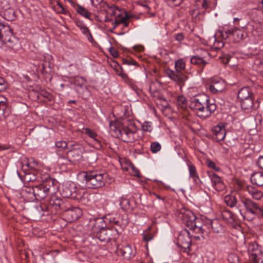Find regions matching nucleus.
<instances>
[{
	"label": "nucleus",
	"mask_w": 263,
	"mask_h": 263,
	"mask_svg": "<svg viewBox=\"0 0 263 263\" xmlns=\"http://www.w3.org/2000/svg\"><path fill=\"white\" fill-rule=\"evenodd\" d=\"M190 107L194 110L197 116L204 119L210 117L216 109V105L213 100L204 94L192 97L190 99Z\"/></svg>",
	"instance_id": "obj_1"
},
{
	"label": "nucleus",
	"mask_w": 263,
	"mask_h": 263,
	"mask_svg": "<svg viewBox=\"0 0 263 263\" xmlns=\"http://www.w3.org/2000/svg\"><path fill=\"white\" fill-rule=\"evenodd\" d=\"M179 218L183 223L189 228L193 232L199 234L194 235L196 239H200V236L203 237L204 232H205L206 225H203L202 220L197 218L195 215L190 210L183 209L181 210L179 214Z\"/></svg>",
	"instance_id": "obj_2"
},
{
	"label": "nucleus",
	"mask_w": 263,
	"mask_h": 263,
	"mask_svg": "<svg viewBox=\"0 0 263 263\" xmlns=\"http://www.w3.org/2000/svg\"><path fill=\"white\" fill-rule=\"evenodd\" d=\"M111 134L125 142H132L135 139L137 128L135 124L123 126L119 121H111L109 124Z\"/></svg>",
	"instance_id": "obj_3"
},
{
	"label": "nucleus",
	"mask_w": 263,
	"mask_h": 263,
	"mask_svg": "<svg viewBox=\"0 0 263 263\" xmlns=\"http://www.w3.org/2000/svg\"><path fill=\"white\" fill-rule=\"evenodd\" d=\"M78 177L90 189H99L105 185L107 174L98 171L80 172Z\"/></svg>",
	"instance_id": "obj_4"
},
{
	"label": "nucleus",
	"mask_w": 263,
	"mask_h": 263,
	"mask_svg": "<svg viewBox=\"0 0 263 263\" xmlns=\"http://www.w3.org/2000/svg\"><path fill=\"white\" fill-rule=\"evenodd\" d=\"M176 71L170 69L166 70V75L173 81L176 82L180 86V89L184 85L187 77L181 72L185 68V63L182 59H179L175 62Z\"/></svg>",
	"instance_id": "obj_5"
},
{
	"label": "nucleus",
	"mask_w": 263,
	"mask_h": 263,
	"mask_svg": "<svg viewBox=\"0 0 263 263\" xmlns=\"http://www.w3.org/2000/svg\"><path fill=\"white\" fill-rule=\"evenodd\" d=\"M217 34L220 35L222 39L231 37L235 42H239L247 36V33L244 30V28H238L237 27L226 29L224 31H219Z\"/></svg>",
	"instance_id": "obj_6"
},
{
	"label": "nucleus",
	"mask_w": 263,
	"mask_h": 263,
	"mask_svg": "<svg viewBox=\"0 0 263 263\" xmlns=\"http://www.w3.org/2000/svg\"><path fill=\"white\" fill-rule=\"evenodd\" d=\"M105 225L102 219L97 218L92 229L94 235L101 241H107L110 239L109 236L107 234V230L105 228Z\"/></svg>",
	"instance_id": "obj_7"
},
{
	"label": "nucleus",
	"mask_w": 263,
	"mask_h": 263,
	"mask_svg": "<svg viewBox=\"0 0 263 263\" xmlns=\"http://www.w3.org/2000/svg\"><path fill=\"white\" fill-rule=\"evenodd\" d=\"M53 184V181L49 179L46 182L34 186L35 200L41 201L44 199L49 194L51 184Z\"/></svg>",
	"instance_id": "obj_8"
},
{
	"label": "nucleus",
	"mask_w": 263,
	"mask_h": 263,
	"mask_svg": "<svg viewBox=\"0 0 263 263\" xmlns=\"http://www.w3.org/2000/svg\"><path fill=\"white\" fill-rule=\"evenodd\" d=\"M67 152V157L72 161H77L82 157V147L78 143L69 144Z\"/></svg>",
	"instance_id": "obj_9"
},
{
	"label": "nucleus",
	"mask_w": 263,
	"mask_h": 263,
	"mask_svg": "<svg viewBox=\"0 0 263 263\" xmlns=\"http://www.w3.org/2000/svg\"><path fill=\"white\" fill-rule=\"evenodd\" d=\"M13 36V31L10 26L0 20V42L4 43L11 42Z\"/></svg>",
	"instance_id": "obj_10"
},
{
	"label": "nucleus",
	"mask_w": 263,
	"mask_h": 263,
	"mask_svg": "<svg viewBox=\"0 0 263 263\" xmlns=\"http://www.w3.org/2000/svg\"><path fill=\"white\" fill-rule=\"evenodd\" d=\"M226 87L227 83L224 80L219 78H214L212 80L209 89L212 93H217L222 92Z\"/></svg>",
	"instance_id": "obj_11"
},
{
	"label": "nucleus",
	"mask_w": 263,
	"mask_h": 263,
	"mask_svg": "<svg viewBox=\"0 0 263 263\" xmlns=\"http://www.w3.org/2000/svg\"><path fill=\"white\" fill-rule=\"evenodd\" d=\"M177 240L178 245L185 250L189 249L191 246L190 234L186 230H184L179 234Z\"/></svg>",
	"instance_id": "obj_12"
},
{
	"label": "nucleus",
	"mask_w": 263,
	"mask_h": 263,
	"mask_svg": "<svg viewBox=\"0 0 263 263\" xmlns=\"http://www.w3.org/2000/svg\"><path fill=\"white\" fill-rule=\"evenodd\" d=\"M212 139L216 141L219 142L223 140L226 135V131L224 126L223 125H217L212 129Z\"/></svg>",
	"instance_id": "obj_13"
},
{
	"label": "nucleus",
	"mask_w": 263,
	"mask_h": 263,
	"mask_svg": "<svg viewBox=\"0 0 263 263\" xmlns=\"http://www.w3.org/2000/svg\"><path fill=\"white\" fill-rule=\"evenodd\" d=\"M244 192L247 193L250 198L255 200H260L263 198V192L252 185H248L244 189Z\"/></svg>",
	"instance_id": "obj_14"
},
{
	"label": "nucleus",
	"mask_w": 263,
	"mask_h": 263,
	"mask_svg": "<svg viewBox=\"0 0 263 263\" xmlns=\"http://www.w3.org/2000/svg\"><path fill=\"white\" fill-rule=\"evenodd\" d=\"M257 246L256 245L250 244L248 246V252L250 254V259L253 263H263V255L262 254H257Z\"/></svg>",
	"instance_id": "obj_15"
},
{
	"label": "nucleus",
	"mask_w": 263,
	"mask_h": 263,
	"mask_svg": "<svg viewBox=\"0 0 263 263\" xmlns=\"http://www.w3.org/2000/svg\"><path fill=\"white\" fill-rule=\"evenodd\" d=\"M242 203L247 211L253 215H256L259 206L250 198H245L241 200Z\"/></svg>",
	"instance_id": "obj_16"
},
{
	"label": "nucleus",
	"mask_w": 263,
	"mask_h": 263,
	"mask_svg": "<svg viewBox=\"0 0 263 263\" xmlns=\"http://www.w3.org/2000/svg\"><path fill=\"white\" fill-rule=\"evenodd\" d=\"M61 195L64 198H75L77 197V193L74 185L68 184L63 185Z\"/></svg>",
	"instance_id": "obj_17"
},
{
	"label": "nucleus",
	"mask_w": 263,
	"mask_h": 263,
	"mask_svg": "<svg viewBox=\"0 0 263 263\" xmlns=\"http://www.w3.org/2000/svg\"><path fill=\"white\" fill-rule=\"evenodd\" d=\"M117 252L118 255L122 256L126 259H129L135 256V253L128 245L118 247Z\"/></svg>",
	"instance_id": "obj_18"
},
{
	"label": "nucleus",
	"mask_w": 263,
	"mask_h": 263,
	"mask_svg": "<svg viewBox=\"0 0 263 263\" xmlns=\"http://www.w3.org/2000/svg\"><path fill=\"white\" fill-rule=\"evenodd\" d=\"M34 186H24L22 189L21 195L28 201H33L35 200Z\"/></svg>",
	"instance_id": "obj_19"
},
{
	"label": "nucleus",
	"mask_w": 263,
	"mask_h": 263,
	"mask_svg": "<svg viewBox=\"0 0 263 263\" xmlns=\"http://www.w3.org/2000/svg\"><path fill=\"white\" fill-rule=\"evenodd\" d=\"M44 178L42 176L41 173L39 171H36L34 173H26L24 176V181L29 182H41Z\"/></svg>",
	"instance_id": "obj_20"
},
{
	"label": "nucleus",
	"mask_w": 263,
	"mask_h": 263,
	"mask_svg": "<svg viewBox=\"0 0 263 263\" xmlns=\"http://www.w3.org/2000/svg\"><path fill=\"white\" fill-rule=\"evenodd\" d=\"M203 225H206V227L205 228V232L204 233H208L209 232L206 231V228H209V227H211L212 230L215 233H220L222 230V227L220 222L217 219H214L209 221L206 224H203Z\"/></svg>",
	"instance_id": "obj_21"
},
{
	"label": "nucleus",
	"mask_w": 263,
	"mask_h": 263,
	"mask_svg": "<svg viewBox=\"0 0 263 263\" xmlns=\"http://www.w3.org/2000/svg\"><path fill=\"white\" fill-rule=\"evenodd\" d=\"M65 215L70 221L77 220L81 215V211L78 208H73L65 211Z\"/></svg>",
	"instance_id": "obj_22"
},
{
	"label": "nucleus",
	"mask_w": 263,
	"mask_h": 263,
	"mask_svg": "<svg viewBox=\"0 0 263 263\" xmlns=\"http://www.w3.org/2000/svg\"><path fill=\"white\" fill-rule=\"evenodd\" d=\"M251 181L253 184L258 186L263 185V172H258L253 174L251 177Z\"/></svg>",
	"instance_id": "obj_23"
},
{
	"label": "nucleus",
	"mask_w": 263,
	"mask_h": 263,
	"mask_svg": "<svg viewBox=\"0 0 263 263\" xmlns=\"http://www.w3.org/2000/svg\"><path fill=\"white\" fill-rule=\"evenodd\" d=\"M238 98L241 101L252 97V93L248 87L242 88L238 93Z\"/></svg>",
	"instance_id": "obj_24"
},
{
	"label": "nucleus",
	"mask_w": 263,
	"mask_h": 263,
	"mask_svg": "<svg viewBox=\"0 0 263 263\" xmlns=\"http://www.w3.org/2000/svg\"><path fill=\"white\" fill-rule=\"evenodd\" d=\"M247 28L250 30L254 35H259L261 33V28L258 27L259 25L255 22H250L247 24Z\"/></svg>",
	"instance_id": "obj_25"
},
{
	"label": "nucleus",
	"mask_w": 263,
	"mask_h": 263,
	"mask_svg": "<svg viewBox=\"0 0 263 263\" xmlns=\"http://www.w3.org/2000/svg\"><path fill=\"white\" fill-rule=\"evenodd\" d=\"M191 64L197 65L202 68H203L207 64V62L202 58L198 56H194L191 58Z\"/></svg>",
	"instance_id": "obj_26"
},
{
	"label": "nucleus",
	"mask_w": 263,
	"mask_h": 263,
	"mask_svg": "<svg viewBox=\"0 0 263 263\" xmlns=\"http://www.w3.org/2000/svg\"><path fill=\"white\" fill-rule=\"evenodd\" d=\"M240 102L241 108L244 110L251 109L254 106L252 97L242 100Z\"/></svg>",
	"instance_id": "obj_27"
},
{
	"label": "nucleus",
	"mask_w": 263,
	"mask_h": 263,
	"mask_svg": "<svg viewBox=\"0 0 263 263\" xmlns=\"http://www.w3.org/2000/svg\"><path fill=\"white\" fill-rule=\"evenodd\" d=\"M49 203L51 205L54 207L56 210L61 209L62 208L63 201L57 196H52L49 200Z\"/></svg>",
	"instance_id": "obj_28"
},
{
	"label": "nucleus",
	"mask_w": 263,
	"mask_h": 263,
	"mask_svg": "<svg viewBox=\"0 0 263 263\" xmlns=\"http://www.w3.org/2000/svg\"><path fill=\"white\" fill-rule=\"evenodd\" d=\"M77 12L83 17L92 21V19L91 18V13L82 6L78 5L77 8Z\"/></svg>",
	"instance_id": "obj_29"
},
{
	"label": "nucleus",
	"mask_w": 263,
	"mask_h": 263,
	"mask_svg": "<svg viewBox=\"0 0 263 263\" xmlns=\"http://www.w3.org/2000/svg\"><path fill=\"white\" fill-rule=\"evenodd\" d=\"M3 17L5 19L8 21L14 20L16 16L15 15V11L13 9L9 8L6 9L3 12Z\"/></svg>",
	"instance_id": "obj_30"
},
{
	"label": "nucleus",
	"mask_w": 263,
	"mask_h": 263,
	"mask_svg": "<svg viewBox=\"0 0 263 263\" xmlns=\"http://www.w3.org/2000/svg\"><path fill=\"white\" fill-rule=\"evenodd\" d=\"M151 229V227H149L148 229L144 231L142 234V239L146 243V247H147V242L152 240L154 237V234L150 232Z\"/></svg>",
	"instance_id": "obj_31"
},
{
	"label": "nucleus",
	"mask_w": 263,
	"mask_h": 263,
	"mask_svg": "<svg viewBox=\"0 0 263 263\" xmlns=\"http://www.w3.org/2000/svg\"><path fill=\"white\" fill-rule=\"evenodd\" d=\"M224 200L226 203L230 207L235 206L237 203L236 197L233 195H228L226 196Z\"/></svg>",
	"instance_id": "obj_32"
},
{
	"label": "nucleus",
	"mask_w": 263,
	"mask_h": 263,
	"mask_svg": "<svg viewBox=\"0 0 263 263\" xmlns=\"http://www.w3.org/2000/svg\"><path fill=\"white\" fill-rule=\"evenodd\" d=\"M7 104L5 101L0 100V120L4 119L8 115L6 111Z\"/></svg>",
	"instance_id": "obj_33"
},
{
	"label": "nucleus",
	"mask_w": 263,
	"mask_h": 263,
	"mask_svg": "<svg viewBox=\"0 0 263 263\" xmlns=\"http://www.w3.org/2000/svg\"><path fill=\"white\" fill-rule=\"evenodd\" d=\"M177 105L182 109L186 107L187 101L185 98L182 95L178 96L176 98Z\"/></svg>",
	"instance_id": "obj_34"
},
{
	"label": "nucleus",
	"mask_w": 263,
	"mask_h": 263,
	"mask_svg": "<svg viewBox=\"0 0 263 263\" xmlns=\"http://www.w3.org/2000/svg\"><path fill=\"white\" fill-rule=\"evenodd\" d=\"M120 205L122 210H128L130 209V202L126 197H122L120 199Z\"/></svg>",
	"instance_id": "obj_35"
},
{
	"label": "nucleus",
	"mask_w": 263,
	"mask_h": 263,
	"mask_svg": "<svg viewBox=\"0 0 263 263\" xmlns=\"http://www.w3.org/2000/svg\"><path fill=\"white\" fill-rule=\"evenodd\" d=\"M190 176L196 181L197 179H199V176L196 170L195 166L192 164H189V165Z\"/></svg>",
	"instance_id": "obj_36"
},
{
	"label": "nucleus",
	"mask_w": 263,
	"mask_h": 263,
	"mask_svg": "<svg viewBox=\"0 0 263 263\" xmlns=\"http://www.w3.org/2000/svg\"><path fill=\"white\" fill-rule=\"evenodd\" d=\"M221 216L223 219L229 220L234 219L233 213L229 210H223L221 212Z\"/></svg>",
	"instance_id": "obj_37"
},
{
	"label": "nucleus",
	"mask_w": 263,
	"mask_h": 263,
	"mask_svg": "<svg viewBox=\"0 0 263 263\" xmlns=\"http://www.w3.org/2000/svg\"><path fill=\"white\" fill-rule=\"evenodd\" d=\"M86 83V80L83 77H77L74 79V84L76 86L82 88Z\"/></svg>",
	"instance_id": "obj_38"
},
{
	"label": "nucleus",
	"mask_w": 263,
	"mask_h": 263,
	"mask_svg": "<svg viewBox=\"0 0 263 263\" xmlns=\"http://www.w3.org/2000/svg\"><path fill=\"white\" fill-rule=\"evenodd\" d=\"M161 148V145L158 142H153L151 144L150 149L153 153H157Z\"/></svg>",
	"instance_id": "obj_39"
},
{
	"label": "nucleus",
	"mask_w": 263,
	"mask_h": 263,
	"mask_svg": "<svg viewBox=\"0 0 263 263\" xmlns=\"http://www.w3.org/2000/svg\"><path fill=\"white\" fill-rule=\"evenodd\" d=\"M86 134L91 138L93 140H94L96 143H99V141L97 139V134L92 130L91 129L88 128H86L85 129Z\"/></svg>",
	"instance_id": "obj_40"
},
{
	"label": "nucleus",
	"mask_w": 263,
	"mask_h": 263,
	"mask_svg": "<svg viewBox=\"0 0 263 263\" xmlns=\"http://www.w3.org/2000/svg\"><path fill=\"white\" fill-rule=\"evenodd\" d=\"M55 146L58 148L59 149L60 151H62L65 149V148H67L68 147L69 144L66 142V141L64 140H60L57 141L55 142Z\"/></svg>",
	"instance_id": "obj_41"
},
{
	"label": "nucleus",
	"mask_w": 263,
	"mask_h": 263,
	"mask_svg": "<svg viewBox=\"0 0 263 263\" xmlns=\"http://www.w3.org/2000/svg\"><path fill=\"white\" fill-rule=\"evenodd\" d=\"M127 15L126 14L124 16H123L122 17L120 18L116 19L115 23H116V25H120V24H122L124 26L127 27L128 26V23H127Z\"/></svg>",
	"instance_id": "obj_42"
},
{
	"label": "nucleus",
	"mask_w": 263,
	"mask_h": 263,
	"mask_svg": "<svg viewBox=\"0 0 263 263\" xmlns=\"http://www.w3.org/2000/svg\"><path fill=\"white\" fill-rule=\"evenodd\" d=\"M228 260L229 263H239V259L237 255L232 253L229 255Z\"/></svg>",
	"instance_id": "obj_43"
},
{
	"label": "nucleus",
	"mask_w": 263,
	"mask_h": 263,
	"mask_svg": "<svg viewBox=\"0 0 263 263\" xmlns=\"http://www.w3.org/2000/svg\"><path fill=\"white\" fill-rule=\"evenodd\" d=\"M54 10L57 13L60 14H66L67 12V11L66 10L63 6L59 3L54 6Z\"/></svg>",
	"instance_id": "obj_44"
},
{
	"label": "nucleus",
	"mask_w": 263,
	"mask_h": 263,
	"mask_svg": "<svg viewBox=\"0 0 263 263\" xmlns=\"http://www.w3.org/2000/svg\"><path fill=\"white\" fill-rule=\"evenodd\" d=\"M27 166L32 170H34L36 171H38L37 169V167L38 166V163L36 161H35L33 159H31L29 162L27 163Z\"/></svg>",
	"instance_id": "obj_45"
},
{
	"label": "nucleus",
	"mask_w": 263,
	"mask_h": 263,
	"mask_svg": "<svg viewBox=\"0 0 263 263\" xmlns=\"http://www.w3.org/2000/svg\"><path fill=\"white\" fill-rule=\"evenodd\" d=\"M80 30L83 34L86 36L88 40L92 39V36L90 33V31L86 25L84 27V28L81 29Z\"/></svg>",
	"instance_id": "obj_46"
},
{
	"label": "nucleus",
	"mask_w": 263,
	"mask_h": 263,
	"mask_svg": "<svg viewBox=\"0 0 263 263\" xmlns=\"http://www.w3.org/2000/svg\"><path fill=\"white\" fill-rule=\"evenodd\" d=\"M147 0H137L136 3L142 6L144 9V13H148L149 10V8L145 4Z\"/></svg>",
	"instance_id": "obj_47"
},
{
	"label": "nucleus",
	"mask_w": 263,
	"mask_h": 263,
	"mask_svg": "<svg viewBox=\"0 0 263 263\" xmlns=\"http://www.w3.org/2000/svg\"><path fill=\"white\" fill-rule=\"evenodd\" d=\"M205 163L210 168H213L216 171H218L219 170V168L216 165L215 163L209 159L206 161Z\"/></svg>",
	"instance_id": "obj_48"
},
{
	"label": "nucleus",
	"mask_w": 263,
	"mask_h": 263,
	"mask_svg": "<svg viewBox=\"0 0 263 263\" xmlns=\"http://www.w3.org/2000/svg\"><path fill=\"white\" fill-rule=\"evenodd\" d=\"M211 180L213 186L222 181L221 178L216 175H213Z\"/></svg>",
	"instance_id": "obj_49"
},
{
	"label": "nucleus",
	"mask_w": 263,
	"mask_h": 263,
	"mask_svg": "<svg viewBox=\"0 0 263 263\" xmlns=\"http://www.w3.org/2000/svg\"><path fill=\"white\" fill-rule=\"evenodd\" d=\"M41 96H42L44 98L47 99L48 101H51L52 98V95L46 91H42L41 93Z\"/></svg>",
	"instance_id": "obj_50"
},
{
	"label": "nucleus",
	"mask_w": 263,
	"mask_h": 263,
	"mask_svg": "<svg viewBox=\"0 0 263 263\" xmlns=\"http://www.w3.org/2000/svg\"><path fill=\"white\" fill-rule=\"evenodd\" d=\"M214 186L215 190L218 191H221L223 190L225 187L224 184L222 181H221L219 183L215 184V185H214Z\"/></svg>",
	"instance_id": "obj_51"
},
{
	"label": "nucleus",
	"mask_w": 263,
	"mask_h": 263,
	"mask_svg": "<svg viewBox=\"0 0 263 263\" xmlns=\"http://www.w3.org/2000/svg\"><path fill=\"white\" fill-rule=\"evenodd\" d=\"M75 24L80 29L84 28V27L86 26L83 21L78 19L75 21Z\"/></svg>",
	"instance_id": "obj_52"
},
{
	"label": "nucleus",
	"mask_w": 263,
	"mask_h": 263,
	"mask_svg": "<svg viewBox=\"0 0 263 263\" xmlns=\"http://www.w3.org/2000/svg\"><path fill=\"white\" fill-rule=\"evenodd\" d=\"M6 85L4 79L0 77V92L6 89Z\"/></svg>",
	"instance_id": "obj_53"
},
{
	"label": "nucleus",
	"mask_w": 263,
	"mask_h": 263,
	"mask_svg": "<svg viewBox=\"0 0 263 263\" xmlns=\"http://www.w3.org/2000/svg\"><path fill=\"white\" fill-rule=\"evenodd\" d=\"M130 169H131V173L132 174V175L133 176H139V170L136 168L133 165H132L130 166Z\"/></svg>",
	"instance_id": "obj_54"
},
{
	"label": "nucleus",
	"mask_w": 263,
	"mask_h": 263,
	"mask_svg": "<svg viewBox=\"0 0 263 263\" xmlns=\"http://www.w3.org/2000/svg\"><path fill=\"white\" fill-rule=\"evenodd\" d=\"M258 166L263 170V156H259L257 162Z\"/></svg>",
	"instance_id": "obj_55"
},
{
	"label": "nucleus",
	"mask_w": 263,
	"mask_h": 263,
	"mask_svg": "<svg viewBox=\"0 0 263 263\" xmlns=\"http://www.w3.org/2000/svg\"><path fill=\"white\" fill-rule=\"evenodd\" d=\"M124 63L128 65H137V62L133 60H125L124 61Z\"/></svg>",
	"instance_id": "obj_56"
},
{
	"label": "nucleus",
	"mask_w": 263,
	"mask_h": 263,
	"mask_svg": "<svg viewBox=\"0 0 263 263\" xmlns=\"http://www.w3.org/2000/svg\"><path fill=\"white\" fill-rule=\"evenodd\" d=\"M214 45L215 49H219L223 46V43L222 42L216 41V39H215Z\"/></svg>",
	"instance_id": "obj_57"
},
{
	"label": "nucleus",
	"mask_w": 263,
	"mask_h": 263,
	"mask_svg": "<svg viewBox=\"0 0 263 263\" xmlns=\"http://www.w3.org/2000/svg\"><path fill=\"white\" fill-rule=\"evenodd\" d=\"M175 39H176V40H177L179 42L182 41L184 39L183 34L181 33H178V34H176L175 35Z\"/></svg>",
	"instance_id": "obj_58"
},
{
	"label": "nucleus",
	"mask_w": 263,
	"mask_h": 263,
	"mask_svg": "<svg viewBox=\"0 0 263 263\" xmlns=\"http://www.w3.org/2000/svg\"><path fill=\"white\" fill-rule=\"evenodd\" d=\"M143 128L145 131L151 132L152 130L151 126L148 123H145V125L143 126Z\"/></svg>",
	"instance_id": "obj_59"
},
{
	"label": "nucleus",
	"mask_w": 263,
	"mask_h": 263,
	"mask_svg": "<svg viewBox=\"0 0 263 263\" xmlns=\"http://www.w3.org/2000/svg\"><path fill=\"white\" fill-rule=\"evenodd\" d=\"M117 74L120 76L123 79L126 80L127 78V76L126 73L123 72L122 71L120 72L117 71Z\"/></svg>",
	"instance_id": "obj_60"
},
{
	"label": "nucleus",
	"mask_w": 263,
	"mask_h": 263,
	"mask_svg": "<svg viewBox=\"0 0 263 263\" xmlns=\"http://www.w3.org/2000/svg\"><path fill=\"white\" fill-rule=\"evenodd\" d=\"M258 210L259 211H257V213L256 214V216H258L259 217H263V207H260L259 206Z\"/></svg>",
	"instance_id": "obj_61"
},
{
	"label": "nucleus",
	"mask_w": 263,
	"mask_h": 263,
	"mask_svg": "<svg viewBox=\"0 0 263 263\" xmlns=\"http://www.w3.org/2000/svg\"><path fill=\"white\" fill-rule=\"evenodd\" d=\"M202 7L204 9H206L208 8L209 4H208L206 0H203V2L202 4Z\"/></svg>",
	"instance_id": "obj_62"
},
{
	"label": "nucleus",
	"mask_w": 263,
	"mask_h": 263,
	"mask_svg": "<svg viewBox=\"0 0 263 263\" xmlns=\"http://www.w3.org/2000/svg\"><path fill=\"white\" fill-rule=\"evenodd\" d=\"M134 49H135V50H136L137 51L141 52L143 50L144 48H143V47H142L141 46H135Z\"/></svg>",
	"instance_id": "obj_63"
},
{
	"label": "nucleus",
	"mask_w": 263,
	"mask_h": 263,
	"mask_svg": "<svg viewBox=\"0 0 263 263\" xmlns=\"http://www.w3.org/2000/svg\"><path fill=\"white\" fill-rule=\"evenodd\" d=\"M112 55L114 57H118V53L115 51L114 52H113L112 53Z\"/></svg>",
	"instance_id": "obj_64"
}]
</instances>
